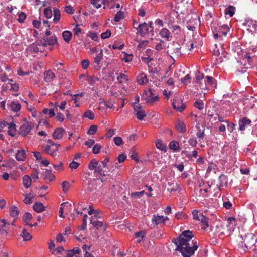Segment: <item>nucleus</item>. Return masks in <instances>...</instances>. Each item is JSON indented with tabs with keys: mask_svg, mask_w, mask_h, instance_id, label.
Returning a JSON list of instances; mask_svg holds the SVG:
<instances>
[{
	"mask_svg": "<svg viewBox=\"0 0 257 257\" xmlns=\"http://www.w3.org/2000/svg\"><path fill=\"white\" fill-rule=\"evenodd\" d=\"M43 40L44 41V43L41 42V45H42L44 47L46 46V45H47L46 43H47L48 45H49L50 46H53L55 44H56L57 42V38H56V36H52L51 37H48V38L44 37Z\"/></svg>",
	"mask_w": 257,
	"mask_h": 257,
	"instance_id": "f8f14e48",
	"label": "nucleus"
},
{
	"mask_svg": "<svg viewBox=\"0 0 257 257\" xmlns=\"http://www.w3.org/2000/svg\"><path fill=\"white\" fill-rule=\"evenodd\" d=\"M94 217H91L90 220V223L96 229H99L103 225V223L101 221L96 220Z\"/></svg>",
	"mask_w": 257,
	"mask_h": 257,
	"instance_id": "c9c22d12",
	"label": "nucleus"
},
{
	"mask_svg": "<svg viewBox=\"0 0 257 257\" xmlns=\"http://www.w3.org/2000/svg\"><path fill=\"white\" fill-rule=\"evenodd\" d=\"M159 34L162 38H164L166 41L171 40V33L169 29L167 28H163L159 32Z\"/></svg>",
	"mask_w": 257,
	"mask_h": 257,
	"instance_id": "a211bd4d",
	"label": "nucleus"
},
{
	"mask_svg": "<svg viewBox=\"0 0 257 257\" xmlns=\"http://www.w3.org/2000/svg\"><path fill=\"white\" fill-rule=\"evenodd\" d=\"M11 110L15 112L20 110L21 106L20 103L17 101H12L10 104Z\"/></svg>",
	"mask_w": 257,
	"mask_h": 257,
	"instance_id": "2f4dec72",
	"label": "nucleus"
},
{
	"mask_svg": "<svg viewBox=\"0 0 257 257\" xmlns=\"http://www.w3.org/2000/svg\"><path fill=\"white\" fill-rule=\"evenodd\" d=\"M43 176L45 179L50 182L54 180L55 178V176L52 173V170L50 169H47L43 173Z\"/></svg>",
	"mask_w": 257,
	"mask_h": 257,
	"instance_id": "393cba45",
	"label": "nucleus"
},
{
	"mask_svg": "<svg viewBox=\"0 0 257 257\" xmlns=\"http://www.w3.org/2000/svg\"><path fill=\"white\" fill-rule=\"evenodd\" d=\"M62 36L64 40L67 43L72 39V34L69 31H65L62 33Z\"/></svg>",
	"mask_w": 257,
	"mask_h": 257,
	"instance_id": "4c0bfd02",
	"label": "nucleus"
},
{
	"mask_svg": "<svg viewBox=\"0 0 257 257\" xmlns=\"http://www.w3.org/2000/svg\"><path fill=\"white\" fill-rule=\"evenodd\" d=\"M104 0H91V4L96 8H100Z\"/></svg>",
	"mask_w": 257,
	"mask_h": 257,
	"instance_id": "8fccbe9b",
	"label": "nucleus"
},
{
	"mask_svg": "<svg viewBox=\"0 0 257 257\" xmlns=\"http://www.w3.org/2000/svg\"><path fill=\"white\" fill-rule=\"evenodd\" d=\"M103 166L101 165H97L96 168L95 170L94 173L99 174L100 175H103L104 176L108 175V172L106 170L103 169Z\"/></svg>",
	"mask_w": 257,
	"mask_h": 257,
	"instance_id": "7c9ffc66",
	"label": "nucleus"
},
{
	"mask_svg": "<svg viewBox=\"0 0 257 257\" xmlns=\"http://www.w3.org/2000/svg\"><path fill=\"white\" fill-rule=\"evenodd\" d=\"M70 184L69 182L64 181L62 183V188L64 192H67L70 187Z\"/></svg>",
	"mask_w": 257,
	"mask_h": 257,
	"instance_id": "864d4df0",
	"label": "nucleus"
},
{
	"mask_svg": "<svg viewBox=\"0 0 257 257\" xmlns=\"http://www.w3.org/2000/svg\"><path fill=\"white\" fill-rule=\"evenodd\" d=\"M219 185H217L219 189L223 187L224 186H227L228 183L227 177L224 174L220 175L219 177Z\"/></svg>",
	"mask_w": 257,
	"mask_h": 257,
	"instance_id": "a878e982",
	"label": "nucleus"
},
{
	"mask_svg": "<svg viewBox=\"0 0 257 257\" xmlns=\"http://www.w3.org/2000/svg\"><path fill=\"white\" fill-rule=\"evenodd\" d=\"M200 221L205 225L206 227H208V219L207 217H206L205 216L203 215V214H201L200 215Z\"/></svg>",
	"mask_w": 257,
	"mask_h": 257,
	"instance_id": "4d7b16f0",
	"label": "nucleus"
},
{
	"mask_svg": "<svg viewBox=\"0 0 257 257\" xmlns=\"http://www.w3.org/2000/svg\"><path fill=\"white\" fill-rule=\"evenodd\" d=\"M194 106L195 108H197L199 110H203L204 107V104L202 100H197L194 102Z\"/></svg>",
	"mask_w": 257,
	"mask_h": 257,
	"instance_id": "37998d69",
	"label": "nucleus"
},
{
	"mask_svg": "<svg viewBox=\"0 0 257 257\" xmlns=\"http://www.w3.org/2000/svg\"><path fill=\"white\" fill-rule=\"evenodd\" d=\"M196 136L199 139V141L201 142V140H203L205 136L204 130H202L201 129L199 128L196 133Z\"/></svg>",
	"mask_w": 257,
	"mask_h": 257,
	"instance_id": "09e8293b",
	"label": "nucleus"
},
{
	"mask_svg": "<svg viewBox=\"0 0 257 257\" xmlns=\"http://www.w3.org/2000/svg\"><path fill=\"white\" fill-rule=\"evenodd\" d=\"M120 57H121V60L122 61H125V62H131L133 58V54H127L124 51L122 52Z\"/></svg>",
	"mask_w": 257,
	"mask_h": 257,
	"instance_id": "c85d7f7f",
	"label": "nucleus"
},
{
	"mask_svg": "<svg viewBox=\"0 0 257 257\" xmlns=\"http://www.w3.org/2000/svg\"><path fill=\"white\" fill-rule=\"evenodd\" d=\"M97 130V126L96 125H91L87 132V134L89 135H93L96 133Z\"/></svg>",
	"mask_w": 257,
	"mask_h": 257,
	"instance_id": "6e6d98bb",
	"label": "nucleus"
},
{
	"mask_svg": "<svg viewBox=\"0 0 257 257\" xmlns=\"http://www.w3.org/2000/svg\"><path fill=\"white\" fill-rule=\"evenodd\" d=\"M103 51L106 60L111 61V53L112 51L111 44H109L107 47H105L103 49Z\"/></svg>",
	"mask_w": 257,
	"mask_h": 257,
	"instance_id": "6ab92c4d",
	"label": "nucleus"
},
{
	"mask_svg": "<svg viewBox=\"0 0 257 257\" xmlns=\"http://www.w3.org/2000/svg\"><path fill=\"white\" fill-rule=\"evenodd\" d=\"M98 165V162L95 159H92L89 163L88 168L91 170H95Z\"/></svg>",
	"mask_w": 257,
	"mask_h": 257,
	"instance_id": "79ce46f5",
	"label": "nucleus"
},
{
	"mask_svg": "<svg viewBox=\"0 0 257 257\" xmlns=\"http://www.w3.org/2000/svg\"><path fill=\"white\" fill-rule=\"evenodd\" d=\"M81 65L84 69H86L89 65V61L88 59H84L81 62Z\"/></svg>",
	"mask_w": 257,
	"mask_h": 257,
	"instance_id": "774afa93",
	"label": "nucleus"
},
{
	"mask_svg": "<svg viewBox=\"0 0 257 257\" xmlns=\"http://www.w3.org/2000/svg\"><path fill=\"white\" fill-rule=\"evenodd\" d=\"M169 148L174 151H179V143L177 141H172L169 143Z\"/></svg>",
	"mask_w": 257,
	"mask_h": 257,
	"instance_id": "e433bc0d",
	"label": "nucleus"
},
{
	"mask_svg": "<svg viewBox=\"0 0 257 257\" xmlns=\"http://www.w3.org/2000/svg\"><path fill=\"white\" fill-rule=\"evenodd\" d=\"M175 127L179 133H184L186 132V125L182 121H178L176 123Z\"/></svg>",
	"mask_w": 257,
	"mask_h": 257,
	"instance_id": "4be33fe9",
	"label": "nucleus"
},
{
	"mask_svg": "<svg viewBox=\"0 0 257 257\" xmlns=\"http://www.w3.org/2000/svg\"><path fill=\"white\" fill-rule=\"evenodd\" d=\"M251 121L246 117L240 118L238 121L239 130L243 131L248 126H251Z\"/></svg>",
	"mask_w": 257,
	"mask_h": 257,
	"instance_id": "6e6552de",
	"label": "nucleus"
},
{
	"mask_svg": "<svg viewBox=\"0 0 257 257\" xmlns=\"http://www.w3.org/2000/svg\"><path fill=\"white\" fill-rule=\"evenodd\" d=\"M168 187L167 190L170 192L176 191L180 190V187L177 183H175L173 181H170L167 183Z\"/></svg>",
	"mask_w": 257,
	"mask_h": 257,
	"instance_id": "412c9836",
	"label": "nucleus"
},
{
	"mask_svg": "<svg viewBox=\"0 0 257 257\" xmlns=\"http://www.w3.org/2000/svg\"><path fill=\"white\" fill-rule=\"evenodd\" d=\"M243 239V244L240 246L242 249L246 251L249 248H251L256 242L255 235L252 233H248L246 235Z\"/></svg>",
	"mask_w": 257,
	"mask_h": 257,
	"instance_id": "20e7f679",
	"label": "nucleus"
},
{
	"mask_svg": "<svg viewBox=\"0 0 257 257\" xmlns=\"http://www.w3.org/2000/svg\"><path fill=\"white\" fill-rule=\"evenodd\" d=\"M167 53L174 61L183 55L181 46L174 42L168 46Z\"/></svg>",
	"mask_w": 257,
	"mask_h": 257,
	"instance_id": "f03ea898",
	"label": "nucleus"
},
{
	"mask_svg": "<svg viewBox=\"0 0 257 257\" xmlns=\"http://www.w3.org/2000/svg\"><path fill=\"white\" fill-rule=\"evenodd\" d=\"M24 196H25V198L23 201L26 204H30L32 203L31 197H29L27 194L24 195Z\"/></svg>",
	"mask_w": 257,
	"mask_h": 257,
	"instance_id": "338daca9",
	"label": "nucleus"
},
{
	"mask_svg": "<svg viewBox=\"0 0 257 257\" xmlns=\"http://www.w3.org/2000/svg\"><path fill=\"white\" fill-rule=\"evenodd\" d=\"M15 158L18 161H24L26 158L25 151L24 149L18 150L16 154Z\"/></svg>",
	"mask_w": 257,
	"mask_h": 257,
	"instance_id": "b1692460",
	"label": "nucleus"
},
{
	"mask_svg": "<svg viewBox=\"0 0 257 257\" xmlns=\"http://www.w3.org/2000/svg\"><path fill=\"white\" fill-rule=\"evenodd\" d=\"M84 96L83 93H78L76 94H74L72 96V100H74L75 103H76L79 101V98Z\"/></svg>",
	"mask_w": 257,
	"mask_h": 257,
	"instance_id": "13d9d810",
	"label": "nucleus"
},
{
	"mask_svg": "<svg viewBox=\"0 0 257 257\" xmlns=\"http://www.w3.org/2000/svg\"><path fill=\"white\" fill-rule=\"evenodd\" d=\"M39 172L38 170H35L31 174V178L33 180V181H35L39 178L38 174Z\"/></svg>",
	"mask_w": 257,
	"mask_h": 257,
	"instance_id": "680f3d73",
	"label": "nucleus"
},
{
	"mask_svg": "<svg viewBox=\"0 0 257 257\" xmlns=\"http://www.w3.org/2000/svg\"><path fill=\"white\" fill-rule=\"evenodd\" d=\"M55 78V75L51 70L46 71L44 72V80L46 82H52Z\"/></svg>",
	"mask_w": 257,
	"mask_h": 257,
	"instance_id": "dca6fc26",
	"label": "nucleus"
},
{
	"mask_svg": "<svg viewBox=\"0 0 257 257\" xmlns=\"http://www.w3.org/2000/svg\"><path fill=\"white\" fill-rule=\"evenodd\" d=\"M102 50L96 56L93 63V67L96 70H100L101 67L100 62L102 60Z\"/></svg>",
	"mask_w": 257,
	"mask_h": 257,
	"instance_id": "2eb2a0df",
	"label": "nucleus"
},
{
	"mask_svg": "<svg viewBox=\"0 0 257 257\" xmlns=\"http://www.w3.org/2000/svg\"><path fill=\"white\" fill-rule=\"evenodd\" d=\"M84 116L85 117L88 118L89 119H90L91 120H93L94 118V114L92 111H91L90 110L86 111L84 113Z\"/></svg>",
	"mask_w": 257,
	"mask_h": 257,
	"instance_id": "5fc2aeb1",
	"label": "nucleus"
},
{
	"mask_svg": "<svg viewBox=\"0 0 257 257\" xmlns=\"http://www.w3.org/2000/svg\"><path fill=\"white\" fill-rule=\"evenodd\" d=\"M33 209L38 213L42 212L45 209V207L42 203L36 202L33 205Z\"/></svg>",
	"mask_w": 257,
	"mask_h": 257,
	"instance_id": "f704fd0d",
	"label": "nucleus"
},
{
	"mask_svg": "<svg viewBox=\"0 0 257 257\" xmlns=\"http://www.w3.org/2000/svg\"><path fill=\"white\" fill-rule=\"evenodd\" d=\"M59 145L56 146H45L44 148V151L51 156H55L56 155V152L58 151V148Z\"/></svg>",
	"mask_w": 257,
	"mask_h": 257,
	"instance_id": "4468645a",
	"label": "nucleus"
},
{
	"mask_svg": "<svg viewBox=\"0 0 257 257\" xmlns=\"http://www.w3.org/2000/svg\"><path fill=\"white\" fill-rule=\"evenodd\" d=\"M125 17L124 11L120 9V10L117 11L116 14L114 15L113 17V21L115 22H119L121 20L123 19Z\"/></svg>",
	"mask_w": 257,
	"mask_h": 257,
	"instance_id": "5701e85b",
	"label": "nucleus"
},
{
	"mask_svg": "<svg viewBox=\"0 0 257 257\" xmlns=\"http://www.w3.org/2000/svg\"><path fill=\"white\" fill-rule=\"evenodd\" d=\"M130 154L131 155H130V157L135 160L136 161H139V158L138 156V154L137 153H135L134 152V148H132V149L131 150L130 152Z\"/></svg>",
	"mask_w": 257,
	"mask_h": 257,
	"instance_id": "603ef678",
	"label": "nucleus"
},
{
	"mask_svg": "<svg viewBox=\"0 0 257 257\" xmlns=\"http://www.w3.org/2000/svg\"><path fill=\"white\" fill-rule=\"evenodd\" d=\"M142 98L147 103L150 104H152L158 100V96H153V90L151 89L145 90L142 95Z\"/></svg>",
	"mask_w": 257,
	"mask_h": 257,
	"instance_id": "39448f33",
	"label": "nucleus"
},
{
	"mask_svg": "<svg viewBox=\"0 0 257 257\" xmlns=\"http://www.w3.org/2000/svg\"><path fill=\"white\" fill-rule=\"evenodd\" d=\"M44 14L45 17L48 19L51 18L53 15L51 9L48 8H46L44 9Z\"/></svg>",
	"mask_w": 257,
	"mask_h": 257,
	"instance_id": "3c124183",
	"label": "nucleus"
},
{
	"mask_svg": "<svg viewBox=\"0 0 257 257\" xmlns=\"http://www.w3.org/2000/svg\"><path fill=\"white\" fill-rule=\"evenodd\" d=\"M116 81H115L114 84H115L113 86V89L115 88V89H118L117 91L119 93H122L123 91L124 90V85L123 83H125L127 81V78L126 76L120 72V73H116ZM114 90L113 89V91Z\"/></svg>",
	"mask_w": 257,
	"mask_h": 257,
	"instance_id": "7ed1b4c3",
	"label": "nucleus"
},
{
	"mask_svg": "<svg viewBox=\"0 0 257 257\" xmlns=\"http://www.w3.org/2000/svg\"><path fill=\"white\" fill-rule=\"evenodd\" d=\"M65 130L63 128H56L53 133V137L54 139H61L62 138Z\"/></svg>",
	"mask_w": 257,
	"mask_h": 257,
	"instance_id": "aec40b11",
	"label": "nucleus"
},
{
	"mask_svg": "<svg viewBox=\"0 0 257 257\" xmlns=\"http://www.w3.org/2000/svg\"><path fill=\"white\" fill-rule=\"evenodd\" d=\"M137 82L141 85L145 84L148 82L146 75L144 73L140 74V75L137 76Z\"/></svg>",
	"mask_w": 257,
	"mask_h": 257,
	"instance_id": "cd10ccee",
	"label": "nucleus"
},
{
	"mask_svg": "<svg viewBox=\"0 0 257 257\" xmlns=\"http://www.w3.org/2000/svg\"><path fill=\"white\" fill-rule=\"evenodd\" d=\"M53 12H54V18H53V22L55 23H57L61 18V14L60 10L57 8H54L53 9Z\"/></svg>",
	"mask_w": 257,
	"mask_h": 257,
	"instance_id": "72a5a7b5",
	"label": "nucleus"
},
{
	"mask_svg": "<svg viewBox=\"0 0 257 257\" xmlns=\"http://www.w3.org/2000/svg\"><path fill=\"white\" fill-rule=\"evenodd\" d=\"M9 213L10 216L14 218L13 222L11 223L12 225H13L16 218L19 214V209L17 207L12 206L10 208Z\"/></svg>",
	"mask_w": 257,
	"mask_h": 257,
	"instance_id": "f3484780",
	"label": "nucleus"
},
{
	"mask_svg": "<svg viewBox=\"0 0 257 257\" xmlns=\"http://www.w3.org/2000/svg\"><path fill=\"white\" fill-rule=\"evenodd\" d=\"M23 185L26 188L30 187L32 183V179L29 175H25L22 178Z\"/></svg>",
	"mask_w": 257,
	"mask_h": 257,
	"instance_id": "bb28decb",
	"label": "nucleus"
},
{
	"mask_svg": "<svg viewBox=\"0 0 257 257\" xmlns=\"http://www.w3.org/2000/svg\"><path fill=\"white\" fill-rule=\"evenodd\" d=\"M32 215L30 213L26 212L22 217V220L25 223L26 225L28 224L29 222L32 220Z\"/></svg>",
	"mask_w": 257,
	"mask_h": 257,
	"instance_id": "58836bf2",
	"label": "nucleus"
},
{
	"mask_svg": "<svg viewBox=\"0 0 257 257\" xmlns=\"http://www.w3.org/2000/svg\"><path fill=\"white\" fill-rule=\"evenodd\" d=\"M33 126V125L30 122L23 124L20 126V134L24 137L27 136L30 132Z\"/></svg>",
	"mask_w": 257,
	"mask_h": 257,
	"instance_id": "1a4fd4ad",
	"label": "nucleus"
},
{
	"mask_svg": "<svg viewBox=\"0 0 257 257\" xmlns=\"http://www.w3.org/2000/svg\"><path fill=\"white\" fill-rule=\"evenodd\" d=\"M191 79V77L189 74L186 75L183 79H181V82L185 85H187L190 82L189 80Z\"/></svg>",
	"mask_w": 257,
	"mask_h": 257,
	"instance_id": "e2e57ef3",
	"label": "nucleus"
},
{
	"mask_svg": "<svg viewBox=\"0 0 257 257\" xmlns=\"http://www.w3.org/2000/svg\"><path fill=\"white\" fill-rule=\"evenodd\" d=\"M21 236L23 238V240L25 241H29L32 238L31 235L25 229H24L23 230V231L22 232Z\"/></svg>",
	"mask_w": 257,
	"mask_h": 257,
	"instance_id": "a19ab883",
	"label": "nucleus"
},
{
	"mask_svg": "<svg viewBox=\"0 0 257 257\" xmlns=\"http://www.w3.org/2000/svg\"><path fill=\"white\" fill-rule=\"evenodd\" d=\"M137 118L139 120H142L146 116L145 111L143 109L137 111L135 113Z\"/></svg>",
	"mask_w": 257,
	"mask_h": 257,
	"instance_id": "49530a36",
	"label": "nucleus"
},
{
	"mask_svg": "<svg viewBox=\"0 0 257 257\" xmlns=\"http://www.w3.org/2000/svg\"><path fill=\"white\" fill-rule=\"evenodd\" d=\"M107 66L104 67L102 71V77L103 79L108 80L111 77L112 70H111V62L107 61Z\"/></svg>",
	"mask_w": 257,
	"mask_h": 257,
	"instance_id": "0eeeda50",
	"label": "nucleus"
},
{
	"mask_svg": "<svg viewBox=\"0 0 257 257\" xmlns=\"http://www.w3.org/2000/svg\"><path fill=\"white\" fill-rule=\"evenodd\" d=\"M111 31L110 30H107L106 32L102 33L101 36L102 39H106L109 38L111 36Z\"/></svg>",
	"mask_w": 257,
	"mask_h": 257,
	"instance_id": "69168bd1",
	"label": "nucleus"
},
{
	"mask_svg": "<svg viewBox=\"0 0 257 257\" xmlns=\"http://www.w3.org/2000/svg\"><path fill=\"white\" fill-rule=\"evenodd\" d=\"M7 125L8 126L9 130L8 131V134L12 137H13L16 134L15 124L14 123H6Z\"/></svg>",
	"mask_w": 257,
	"mask_h": 257,
	"instance_id": "c756f323",
	"label": "nucleus"
},
{
	"mask_svg": "<svg viewBox=\"0 0 257 257\" xmlns=\"http://www.w3.org/2000/svg\"><path fill=\"white\" fill-rule=\"evenodd\" d=\"M65 11L70 14H72L74 12V9L71 6H66L65 7Z\"/></svg>",
	"mask_w": 257,
	"mask_h": 257,
	"instance_id": "0e129e2a",
	"label": "nucleus"
},
{
	"mask_svg": "<svg viewBox=\"0 0 257 257\" xmlns=\"http://www.w3.org/2000/svg\"><path fill=\"white\" fill-rule=\"evenodd\" d=\"M169 28L171 30L172 33L175 36L180 35L182 33V30L180 26L174 24L170 22L169 24Z\"/></svg>",
	"mask_w": 257,
	"mask_h": 257,
	"instance_id": "9b49d317",
	"label": "nucleus"
},
{
	"mask_svg": "<svg viewBox=\"0 0 257 257\" xmlns=\"http://www.w3.org/2000/svg\"><path fill=\"white\" fill-rule=\"evenodd\" d=\"M156 146L160 150L166 152L167 151L166 146L163 144L161 140H158L156 142Z\"/></svg>",
	"mask_w": 257,
	"mask_h": 257,
	"instance_id": "ea45409f",
	"label": "nucleus"
},
{
	"mask_svg": "<svg viewBox=\"0 0 257 257\" xmlns=\"http://www.w3.org/2000/svg\"><path fill=\"white\" fill-rule=\"evenodd\" d=\"M172 105L173 108L179 112H182L186 108L185 104L183 103L181 99H175Z\"/></svg>",
	"mask_w": 257,
	"mask_h": 257,
	"instance_id": "9d476101",
	"label": "nucleus"
},
{
	"mask_svg": "<svg viewBox=\"0 0 257 257\" xmlns=\"http://www.w3.org/2000/svg\"><path fill=\"white\" fill-rule=\"evenodd\" d=\"M136 30L138 31L137 33L142 37H145L150 32H152L149 28H148L147 23L145 22L138 25Z\"/></svg>",
	"mask_w": 257,
	"mask_h": 257,
	"instance_id": "423d86ee",
	"label": "nucleus"
},
{
	"mask_svg": "<svg viewBox=\"0 0 257 257\" xmlns=\"http://www.w3.org/2000/svg\"><path fill=\"white\" fill-rule=\"evenodd\" d=\"M194 237L192 232L188 230L183 231L178 237L174 238L172 242L176 245V251H179L183 257H191L198 248L196 241L191 240Z\"/></svg>",
	"mask_w": 257,
	"mask_h": 257,
	"instance_id": "f257e3e1",
	"label": "nucleus"
},
{
	"mask_svg": "<svg viewBox=\"0 0 257 257\" xmlns=\"http://www.w3.org/2000/svg\"><path fill=\"white\" fill-rule=\"evenodd\" d=\"M18 18L17 19L19 23H23L24 22V20L26 18V15L22 12H18Z\"/></svg>",
	"mask_w": 257,
	"mask_h": 257,
	"instance_id": "de8ad7c7",
	"label": "nucleus"
},
{
	"mask_svg": "<svg viewBox=\"0 0 257 257\" xmlns=\"http://www.w3.org/2000/svg\"><path fill=\"white\" fill-rule=\"evenodd\" d=\"M168 217H164L163 216H160L158 215H154L152 218V221L156 225H158L162 223L165 222L166 220H168Z\"/></svg>",
	"mask_w": 257,
	"mask_h": 257,
	"instance_id": "ddd939ff",
	"label": "nucleus"
},
{
	"mask_svg": "<svg viewBox=\"0 0 257 257\" xmlns=\"http://www.w3.org/2000/svg\"><path fill=\"white\" fill-rule=\"evenodd\" d=\"M124 46V42L120 39H117L113 43V49H117L121 50L123 48Z\"/></svg>",
	"mask_w": 257,
	"mask_h": 257,
	"instance_id": "473e14b6",
	"label": "nucleus"
},
{
	"mask_svg": "<svg viewBox=\"0 0 257 257\" xmlns=\"http://www.w3.org/2000/svg\"><path fill=\"white\" fill-rule=\"evenodd\" d=\"M196 76V82L199 83V82L203 78V74H201L199 70H197L195 73Z\"/></svg>",
	"mask_w": 257,
	"mask_h": 257,
	"instance_id": "052dcab7",
	"label": "nucleus"
},
{
	"mask_svg": "<svg viewBox=\"0 0 257 257\" xmlns=\"http://www.w3.org/2000/svg\"><path fill=\"white\" fill-rule=\"evenodd\" d=\"M114 96L117 98V103H120V108H123L124 105V99H123L122 97H119L118 98L117 97L119 96V95L117 94L116 91L113 92V97Z\"/></svg>",
	"mask_w": 257,
	"mask_h": 257,
	"instance_id": "a18cd8bd",
	"label": "nucleus"
},
{
	"mask_svg": "<svg viewBox=\"0 0 257 257\" xmlns=\"http://www.w3.org/2000/svg\"><path fill=\"white\" fill-rule=\"evenodd\" d=\"M113 141L117 146H120L123 143V140L121 137H115L113 138Z\"/></svg>",
	"mask_w": 257,
	"mask_h": 257,
	"instance_id": "bf43d9fd",
	"label": "nucleus"
},
{
	"mask_svg": "<svg viewBox=\"0 0 257 257\" xmlns=\"http://www.w3.org/2000/svg\"><path fill=\"white\" fill-rule=\"evenodd\" d=\"M235 8L232 6H229L225 10V14L229 15L230 17H232L234 14Z\"/></svg>",
	"mask_w": 257,
	"mask_h": 257,
	"instance_id": "c03bdc74",
	"label": "nucleus"
}]
</instances>
